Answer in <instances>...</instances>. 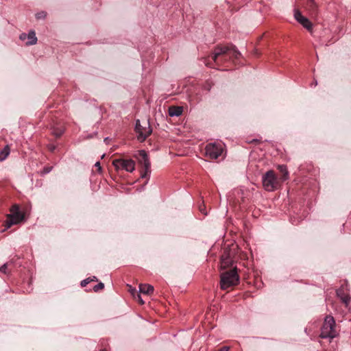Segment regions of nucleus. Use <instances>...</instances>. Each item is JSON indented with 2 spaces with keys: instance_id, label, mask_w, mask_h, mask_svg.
<instances>
[{
  "instance_id": "obj_1",
  "label": "nucleus",
  "mask_w": 351,
  "mask_h": 351,
  "mask_svg": "<svg viewBox=\"0 0 351 351\" xmlns=\"http://www.w3.org/2000/svg\"><path fill=\"white\" fill-rule=\"evenodd\" d=\"M241 56L240 51L232 45H217L214 49L212 59L215 65L220 66L228 60L239 59Z\"/></svg>"
},
{
  "instance_id": "obj_2",
  "label": "nucleus",
  "mask_w": 351,
  "mask_h": 351,
  "mask_svg": "<svg viewBox=\"0 0 351 351\" xmlns=\"http://www.w3.org/2000/svg\"><path fill=\"white\" fill-rule=\"evenodd\" d=\"M220 278V287L223 290L237 285L240 279L236 267L221 272Z\"/></svg>"
},
{
  "instance_id": "obj_3",
  "label": "nucleus",
  "mask_w": 351,
  "mask_h": 351,
  "mask_svg": "<svg viewBox=\"0 0 351 351\" xmlns=\"http://www.w3.org/2000/svg\"><path fill=\"white\" fill-rule=\"evenodd\" d=\"M10 213L7 215V219L4 222V230L9 229L12 226L16 225L24 220V213L21 212L19 205H13L10 210Z\"/></svg>"
},
{
  "instance_id": "obj_4",
  "label": "nucleus",
  "mask_w": 351,
  "mask_h": 351,
  "mask_svg": "<svg viewBox=\"0 0 351 351\" xmlns=\"http://www.w3.org/2000/svg\"><path fill=\"white\" fill-rule=\"evenodd\" d=\"M337 335L336 330V324L335 319L331 315H327L325 317L322 327L321 328L320 337L322 338L333 339Z\"/></svg>"
},
{
  "instance_id": "obj_5",
  "label": "nucleus",
  "mask_w": 351,
  "mask_h": 351,
  "mask_svg": "<svg viewBox=\"0 0 351 351\" xmlns=\"http://www.w3.org/2000/svg\"><path fill=\"white\" fill-rule=\"evenodd\" d=\"M262 182L264 189L267 191L276 190L280 184V180L273 170H269L263 175Z\"/></svg>"
},
{
  "instance_id": "obj_6",
  "label": "nucleus",
  "mask_w": 351,
  "mask_h": 351,
  "mask_svg": "<svg viewBox=\"0 0 351 351\" xmlns=\"http://www.w3.org/2000/svg\"><path fill=\"white\" fill-rule=\"evenodd\" d=\"M140 165L144 169L141 173V178H146L151 173V164L147 152L145 150H140L137 155L135 156Z\"/></svg>"
},
{
  "instance_id": "obj_7",
  "label": "nucleus",
  "mask_w": 351,
  "mask_h": 351,
  "mask_svg": "<svg viewBox=\"0 0 351 351\" xmlns=\"http://www.w3.org/2000/svg\"><path fill=\"white\" fill-rule=\"evenodd\" d=\"M136 132L138 134V140L141 142L144 141L152 132V130L149 125V121L145 123V125L141 124L140 120L136 121L135 125Z\"/></svg>"
},
{
  "instance_id": "obj_8",
  "label": "nucleus",
  "mask_w": 351,
  "mask_h": 351,
  "mask_svg": "<svg viewBox=\"0 0 351 351\" xmlns=\"http://www.w3.org/2000/svg\"><path fill=\"white\" fill-rule=\"evenodd\" d=\"M112 165L117 171L124 169L128 172H132L135 169V162L132 159H115L112 161Z\"/></svg>"
},
{
  "instance_id": "obj_9",
  "label": "nucleus",
  "mask_w": 351,
  "mask_h": 351,
  "mask_svg": "<svg viewBox=\"0 0 351 351\" xmlns=\"http://www.w3.org/2000/svg\"><path fill=\"white\" fill-rule=\"evenodd\" d=\"M206 155L210 159H217L223 152V146L218 143H208L205 148Z\"/></svg>"
},
{
  "instance_id": "obj_10",
  "label": "nucleus",
  "mask_w": 351,
  "mask_h": 351,
  "mask_svg": "<svg viewBox=\"0 0 351 351\" xmlns=\"http://www.w3.org/2000/svg\"><path fill=\"white\" fill-rule=\"evenodd\" d=\"M232 253L230 250L226 249L221 256V269H226L229 267L233 268L234 261L232 258Z\"/></svg>"
},
{
  "instance_id": "obj_11",
  "label": "nucleus",
  "mask_w": 351,
  "mask_h": 351,
  "mask_svg": "<svg viewBox=\"0 0 351 351\" xmlns=\"http://www.w3.org/2000/svg\"><path fill=\"white\" fill-rule=\"evenodd\" d=\"M348 283L346 281L339 289L337 290V296L341 300V301L346 305L350 302V297L348 295L349 291Z\"/></svg>"
},
{
  "instance_id": "obj_12",
  "label": "nucleus",
  "mask_w": 351,
  "mask_h": 351,
  "mask_svg": "<svg viewBox=\"0 0 351 351\" xmlns=\"http://www.w3.org/2000/svg\"><path fill=\"white\" fill-rule=\"evenodd\" d=\"M294 18L304 28L307 29V18L303 16L300 11L298 9H295L294 10Z\"/></svg>"
},
{
  "instance_id": "obj_13",
  "label": "nucleus",
  "mask_w": 351,
  "mask_h": 351,
  "mask_svg": "<svg viewBox=\"0 0 351 351\" xmlns=\"http://www.w3.org/2000/svg\"><path fill=\"white\" fill-rule=\"evenodd\" d=\"M183 111L182 107L171 106L169 108V115L170 117H178L182 114Z\"/></svg>"
},
{
  "instance_id": "obj_14",
  "label": "nucleus",
  "mask_w": 351,
  "mask_h": 351,
  "mask_svg": "<svg viewBox=\"0 0 351 351\" xmlns=\"http://www.w3.org/2000/svg\"><path fill=\"white\" fill-rule=\"evenodd\" d=\"M154 291V287L150 285L141 284L139 285V292L149 295Z\"/></svg>"
},
{
  "instance_id": "obj_15",
  "label": "nucleus",
  "mask_w": 351,
  "mask_h": 351,
  "mask_svg": "<svg viewBox=\"0 0 351 351\" xmlns=\"http://www.w3.org/2000/svg\"><path fill=\"white\" fill-rule=\"evenodd\" d=\"M28 40L26 43L27 45H35L37 43V38L36 36V33L34 31H30L27 34V38Z\"/></svg>"
},
{
  "instance_id": "obj_16",
  "label": "nucleus",
  "mask_w": 351,
  "mask_h": 351,
  "mask_svg": "<svg viewBox=\"0 0 351 351\" xmlns=\"http://www.w3.org/2000/svg\"><path fill=\"white\" fill-rule=\"evenodd\" d=\"M278 169L282 173V177L280 178L281 181L283 182L287 180L289 178V173L287 167L285 165H279Z\"/></svg>"
},
{
  "instance_id": "obj_17",
  "label": "nucleus",
  "mask_w": 351,
  "mask_h": 351,
  "mask_svg": "<svg viewBox=\"0 0 351 351\" xmlns=\"http://www.w3.org/2000/svg\"><path fill=\"white\" fill-rule=\"evenodd\" d=\"M10 154V148L7 145L0 152V161L4 160Z\"/></svg>"
},
{
  "instance_id": "obj_18",
  "label": "nucleus",
  "mask_w": 351,
  "mask_h": 351,
  "mask_svg": "<svg viewBox=\"0 0 351 351\" xmlns=\"http://www.w3.org/2000/svg\"><path fill=\"white\" fill-rule=\"evenodd\" d=\"M64 132V130L62 128H55L53 130V134L58 138L62 136Z\"/></svg>"
},
{
  "instance_id": "obj_19",
  "label": "nucleus",
  "mask_w": 351,
  "mask_h": 351,
  "mask_svg": "<svg viewBox=\"0 0 351 351\" xmlns=\"http://www.w3.org/2000/svg\"><path fill=\"white\" fill-rule=\"evenodd\" d=\"M47 16V13L44 11H41L40 12H38L36 14V18L37 19H45Z\"/></svg>"
},
{
  "instance_id": "obj_20",
  "label": "nucleus",
  "mask_w": 351,
  "mask_h": 351,
  "mask_svg": "<svg viewBox=\"0 0 351 351\" xmlns=\"http://www.w3.org/2000/svg\"><path fill=\"white\" fill-rule=\"evenodd\" d=\"M104 288V283L99 282L93 287V290H94V291L97 292L99 290L103 289Z\"/></svg>"
},
{
  "instance_id": "obj_21",
  "label": "nucleus",
  "mask_w": 351,
  "mask_h": 351,
  "mask_svg": "<svg viewBox=\"0 0 351 351\" xmlns=\"http://www.w3.org/2000/svg\"><path fill=\"white\" fill-rule=\"evenodd\" d=\"M7 269H8V263H5L2 266L0 267V272L3 273V274H7Z\"/></svg>"
},
{
  "instance_id": "obj_22",
  "label": "nucleus",
  "mask_w": 351,
  "mask_h": 351,
  "mask_svg": "<svg viewBox=\"0 0 351 351\" xmlns=\"http://www.w3.org/2000/svg\"><path fill=\"white\" fill-rule=\"evenodd\" d=\"M90 282V278H88L85 280H83L82 282H81V286L82 287H86L89 282Z\"/></svg>"
},
{
  "instance_id": "obj_23",
  "label": "nucleus",
  "mask_w": 351,
  "mask_h": 351,
  "mask_svg": "<svg viewBox=\"0 0 351 351\" xmlns=\"http://www.w3.org/2000/svg\"><path fill=\"white\" fill-rule=\"evenodd\" d=\"M52 169V167H44L43 170V173L44 174H46V173H49Z\"/></svg>"
},
{
  "instance_id": "obj_24",
  "label": "nucleus",
  "mask_w": 351,
  "mask_h": 351,
  "mask_svg": "<svg viewBox=\"0 0 351 351\" xmlns=\"http://www.w3.org/2000/svg\"><path fill=\"white\" fill-rule=\"evenodd\" d=\"M212 87V84L210 82H206V84L204 86V89L210 90Z\"/></svg>"
},
{
  "instance_id": "obj_25",
  "label": "nucleus",
  "mask_w": 351,
  "mask_h": 351,
  "mask_svg": "<svg viewBox=\"0 0 351 351\" xmlns=\"http://www.w3.org/2000/svg\"><path fill=\"white\" fill-rule=\"evenodd\" d=\"M27 38V34H25V33H23L20 35L19 36V38L21 40H25Z\"/></svg>"
},
{
  "instance_id": "obj_26",
  "label": "nucleus",
  "mask_w": 351,
  "mask_h": 351,
  "mask_svg": "<svg viewBox=\"0 0 351 351\" xmlns=\"http://www.w3.org/2000/svg\"><path fill=\"white\" fill-rule=\"evenodd\" d=\"M309 7H312V8L315 7V4L313 0H308V8Z\"/></svg>"
},
{
  "instance_id": "obj_27",
  "label": "nucleus",
  "mask_w": 351,
  "mask_h": 351,
  "mask_svg": "<svg viewBox=\"0 0 351 351\" xmlns=\"http://www.w3.org/2000/svg\"><path fill=\"white\" fill-rule=\"evenodd\" d=\"M137 298H138V302H139L141 304H144V301L143 300V299H142L141 296L139 294H138V295H137Z\"/></svg>"
},
{
  "instance_id": "obj_28",
  "label": "nucleus",
  "mask_w": 351,
  "mask_h": 351,
  "mask_svg": "<svg viewBox=\"0 0 351 351\" xmlns=\"http://www.w3.org/2000/svg\"><path fill=\"white\" fill-rule=\"evenodd\" d=\"M229 350V348L227 347V346H223L221 348H219V350H216V351H228Z\"/></svg>"
},
{
  "instance_id": "obj_29",
  "label": "nucleus",
  "mask_w": 351,
  "mask_h": 351,
  "mask_svg": "<svg viewBox=\"0 0 351 351\" xmlns=\"http://www.w3.org/2000/svg\"><path fill=\"white\" fill-rule=\"evenodd\" d=\"M204 64L208 66L212 67L213 66L208 62V60L207 58H205L204 60Z\"/></svg>"
},
{
  "instance_id": "obj_30",
  "label": "nucleus",
  "mask_w": 351,
  "mask_h": 351,
  "mask_svg": "<svg viewBox=\"0 0 351 351\" xmlns=\"http://www.w3.org/2000/svg\"><path fill=\"white\" fill-rule=\"evenodd\" d=\"M95 167H97L98 168V170L100 171L101 170V165H100V162H97L95 165Z\"/></svg>"
},
{
  "instance_id": "obj_31",
  "label": "nucleus",
  "mask_w": 351,
  "mask_h": 351,
  "mask_svg": "<svg viewBox=\"0 0 351 351\" xmlns=\"http://www.w3.org/2000/svg\"><path fill=\"white\" fill-rule=\"evenodd\" d=\"M312 26H313L312 23H311V22H310V21H308V32H311Z\"/></svg>"
},
{
  "instance_id": "obj_32",
  "label": "nucleus",
  "mask_w": 351,
  "mask_h": 351,
  "mask_svg": "<svg viewBox=\"0 0 351 351\" xmlns=\"http://www.w3.org/2000/svg\"><path fill=\"white\" fill-rule=\"evenodd\" d=\"M291 222L293 224H294V225H297V224H298V223H296V221H295V219H293V218H291Z\"/></svg>"
},
{
  "instance_id": "obj_33",
  "label": "nucleus",
  "mask_w": 351,
  "mask_h": 351,
  "mask_svg": "<svg viewBox=\"0 0 351 351\" xmlns=\"http://www.w3.org/2000/svg\"><path fill=\"white\" fill-rule=\"evenodd\" d=\"M55 148H56V147H55V146H53V145H50V146H49V149L51 152H53V151L55 149Z\"/></svg>"
},
{
  "instance_id": "obj_34",
  "label": "nucleus",
  "mask_w": 351,
  "mask_h": 351,
  "mask_svg": "<svg viewBox=\"0 0 351 351\" xmlns=\"http://www.w3.org/2000/svg\"><path fill=\"white\" fill-rule=\"evenodd\" d=\"M109 141H110V138H109L108 137H106V138H104V141L106 144H108Z\"/></svg>"
},
{
  "instance_id": "obj_35",
  "label": "nucleus",
  "mask_w": 351,
  "mask_h": 351,
  "mask_svg": "<svg viewBox=\"0 0 351 351\" xmlns=\"http://www.w3.org/2000/svg\"><path fill=\"white\" fill-rule=\"evenodd\" d=\"M97 281V278L95 277V276H93V278L92 279H90V281Z\"/></svg>"
},
{
  "instance_id": "obj_36",
  "label": "nucleus",
  "mask_w": 351,
  "mask_h": 351,
  "mask_svg": "<svg viewBox=\"0 0 351 351\" xmlns=\"http://www.w3.org/2000/svg\"><path fill=\"white\" fill-rule=\"evenodd\" d=\"M101 351H105V350H101Z\"/></svg>"
}]
</instances>
